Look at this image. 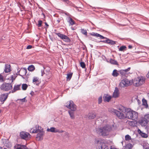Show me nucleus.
Listing matches in <instances>:
<instances>
[{
    "mask_svg": "<svg viewBox=\"0 0 149 149\" xmlns=\"http://www.w3.org/2000/svg\"><path fill=\"white\" fill-rule=\"evenodd\" d=\"M98 103L99 104H100V103H101V102H102V97H99V98H98Z\"/></svg>",
    "mask_w": 149,
    "mask_h": 149,
    "instance_id": "nucleus-50",
    "label": "nucleus"
},
{
    "mask_svg": "<svg viewBox=\"0 0 149 149\" xmlns=\"http://www.w3.org/2000/svg\"><path fill=\"white\" fill-rule=\"evenodd\" d=\"M107 38V39H107L106 40L101 41L105 43H107L109 44H111V45L114 44H115V41L110 40Z\"/></svg>",
    "mask_w": 149,
    "mask_h": 149,
    "instance_id": "nucleus-24",
    "label": "nucleus"
},
{
    "mask_svg": "<svg viewBox=\"0 0 149 149\" xmlns=\"http://www.w3.org/2000/svg\"><path fill=\"white\" fill-rule=\"evenodd\" d=\"M131 139L130 136L129 135H127L125 136V140L127 141H129Z\"/></svg>",
    "mask_w": 149,
    "mask_h": 149,
    "instance_id": "nucleus-43",
    "label": "nucleus"
},
{
    "mask_svg": "<svg viewBox=\"0 0 149 149\" xmlns=\"http://www.w3.org/2000/svg\"><path fill=\"white\" fill-rule=\"evenodd\" d=\"M109 111L112 113H114L120 119L123 120L125 119V113H124V112L112 108L109 109Z\"/></svg>",
    "mask_w": 149,
    "mask_h": 149,
    "instance_id": "nucleus-3",
    "label": "nucleus"
},
{
    "mask_svg": "<svg viewBox=\"0 0 149 149\" xmlns=\"http://www.w3.org/2000/svg\"><path fill=\"white\" fill-rule=\"evenodd\" d=\"M72 73H70L67 74V77H66L67 81H69L71 79L72 75Z\"/></svg>",
    "mask_w": 149,
    "mask_h": 149,
    "instance_id": "nucleus-34",
    "label": "nucleus"
},
{
    "mask_svg": "<svg viewBox=\"0 0 149 149\" xmlns=\"http://www.w3.org/2000/svg\"><path fill=\"white\" fill-rule=\"evenodd\" d=\"M33 82L36 85H38L40 83L39 78L37 77H34L33 78Z\"/></svg>",
    "mask_w": 149,
    "mask_h": 149,
    "instance_id": "nucleus-23",
    "label": "nucleus"
},
{
    "mask_svg": "<svg viewBox=\"0 0 149 149\" xmlns=\"http://www.w3.org/2000/svg\"><path fill=\"white\" fill-rule=\"evenodd\" d=\"M32 48V46L31 45H29L27 46L26 48L27 49H31Z\"/></svg>",
    "mask_w": 149,
    "mask_h": 149,
    "instance_id": "nucleus-51",
    "label": "nucleus"
},
{
    "mask_svg": "<svg viewBox=\"0 0 149 149\" xmlns=\"http://www.w3.org/2000/svg\"><path fill=\"white\" fill-rule=\"evenodd\" d=\"M80 66L83 68H86V65L84 62H81L80 63Z\"/></svg>",
    "mask_w": 149,
    "mask_h": 149,
    "instance_id": "nucleus-45",
    "label": "nucleus"
},
{
    "mask_svg": "<svg viewBox=\"0 0 149 149\" xmlns=\"http://www.w3.org/2000/svg\"><path fill=\"white\" fill-rule=\"evenodd\" d=\"M45 25L48 27L49 26V25L47 24V23H45Z\"/></svg>",
    "mask_w": 149,
    "mask_h": 149,
    "instance_id": "nucleus-55",
    "label": "nucleus"
},
{
    "mask_svg": "<svg viewBox=\"0 0 149 149\" xmlns=\"http://www.w3.org/2000/svg\"><path fill=\"white\" fill-rule=\"evenodd\" d=\"M119 95V90L117 87H116L115 91L113 93V97L115 98L117 97H118Z\"/></svg>",
    "mask_w": 149,
    "mask_h": 149,
    "instance_id": "nucleus-21",
    "label": "nucleus"
},
{
    "mask_svg": "<svg viewBox=\"0 0 149 149\" xmlns=\"http://www.w3.org/2000/svg\"><path fill=\"white\" fill-rule=\"evenodd\" d=\"M131 120H136L138 119V113L135 111L132 110V113L131 114Z\"/></svg>",
    "mask_w": 149,
    "mask_h": 149,
    "instance_id": "nucleus-14",
    "label": "nucleus"
},
{
    "mask_svg": "<svg viewBox=\"0 0 149 149\" xmlns=\"http://www.w3.org/2000/svg\"><path fill=\"white\" fill-rule=\"evenodd\" d=\"M128 124L131 126L135 127L136 126V123L135 121H128Z\"/></svg>",
    "mask_w": 149,
    "mask_h": 149,
    "instance_id": "nucleus-30",
    "label": "nucleus"
},
{
    "mask_svg": "<svg viewBox=\"0 0 149 149\" xmlns=\"http://www.w3.org/2000/svg\"><path fill=\"white\" fill-rule=\"evenodd\" d=\"M15 78L16 77H15V75L14 74L11 76V80H12V82H13V80H14L15 79Z\"/></svg>",
    "mask_w": 149,
    "mask_h": 149,
    "instance_id": "nucleus-49",
    "label": "nucleus"
},
{
    "mask_svg": "<svg viewBox=\"0 0 149 149\" xmlns=\"http://www.w3.org/2000/svg\"><path fill=\"white\" fill-rule=\"evenodd\" d=\"M42 21L41 20H39L38 21V27H40L42 26Z\"/></svg>",
    "mask_w": 149,
    "mask_h": 149,
    "instance_id": "nucleus-48",
    "label": "nucleus"
},
{
    "mask_svg": "<svg viewBox=\"0 0 149 149\" xmlns=\"http://www.w3.org/2000/svg\"><path fill=\"white\" fill-rule=\"evenodd\" d=\"M36 136V138L38 140H41L43 139L44 132L41 131L40 130V131L38 132Z\"/></svg>",
    "mask_w": 149,
    "mask_h": 149,
    "instance_id": "nucleus-15",
    "label": "nucleus"
},
{
    "mask_svg": "<svg viewBox=\"0 0 149 149\" xmlns=\"http://www.w3.org/2000/svg\"><path fill=\"white\" fill-rule=\"evenodd\" d=\"M143 105L146 107V108L148 107V105L147 103V101L145 99L143 100Z\"/></svg>",
    "mask_w": 149,
    "mask_h": 149,
    "instance_id": "nucleus-40",
    "label": "nucleus"
},
{
    "mask_svg": "<svg viewBox=\"0 0 149 149\" xmlns=\"http://www.w3.org/2000/svg\"><path fill=\"white\" fill-rule=\"evenodd\" d=\"M4 71L6 73H8L10 72L11 71L10 65L8 64H5Z\"/></svg>",
    "mask_w": 149,
    "mask_h": 149,
    "instance_id": "nucleus-18",
    "label": "nucleus"
},
{
    "mask_svg": "<svg viewBox=\"0 0 149 149\" xmlns=\"http://www.w3.org/2000/svg\"><path fill=\"white\" fill-rule=\"evenodd\" d=\"M90 34L92 36H94L96 37H99L101 39H107V38L104 37L97 33L92 32L91 33H90Z\"/></svg>",
    "mask_w": 149,
    "mask_h": 149,
    "instance_id": "nucleus-20",
    "label": "nucleus"
},
{
    "mask_svg": "<svg viewBox=\"0 0 149 149\" xmlns=\"http://www.w3.org/2000/svg\"><path fill=\"white\" fill-rule=\"evenodd\" d=\"M28 86L26 84H23L22 85V89L23 90L25 91L28 88Z\"/></svg>",
    "mask_w": 149,
    "mask_h": 149,
    "instance_id": "nucleus-38",
    "label": "nucleus"
},
{
    "mask_svg": "<svg viewBox=\"0 0 149 149\" xmlns=\"http://www.w3.org/2000/svg\"><path fill=\"white\" fill-rule=\"evenodd\" d=\"M64 2H66V3H68L69 2V1L68 0H62Z\"/></svg>",
    "mask_w": 149,
    "mask_h": 149,
    "instance_id": "nucleus-53",
    "label": "nucleus"
},
{
    "mask_svg": "<svg viewBox=\"0 0 149 149\" xmlns=\"http://www.w3.org/2000/svg\"><path fill=\"white\" fill-rule=\"evenodd\" d=\"M27 147L24 145H21L18 144L16 145L14 147V149H27Z\"/></svg>",
    "mask_w": 149,
    "mask_h": 149,
    "instance_id": "nucleus-16",
    "label": "nucleus"
},
{
    "mask_svg": "<svg viewBox=\"0 0 149 149\" xmlns=\"http://www.w3.org/2000/svg\"><path fill=\"white\" fill-rule=\"evenodd\" d=\"M148 96H149V93L148 94Z\"/></svg>",
    "mask_w": 149,
    "mask_h": 149,
    "instance_id": "nucleus-58",
    "label": "nucleus"
},
{
    "mask_svg": "<svg viewBox=\"0 0 149 149\" xmlns=\"http://www.w3.org/2000/svg\"><path fill=\"white\" fill-rule=\"evenodd\" d=\"M117 109L118 110H119L120 112H125L126 110H127V108L124 107L122 105H119L117 107Z\"/></svg>",
    "mask_w": 149,
    "mask_h": 149,
    "instance_id": "nucleus-19",
    "label": "nucleus"
},
{
    "mask_svg": "<svg viewBox=\"0 0 149 149\" xmlns=\"http://www.w3.org/2000/svg\"><path fill=\"white\" fill-rule=\"evenodd\" d=\"M110 62L112 64L117 65H118V63L117 61L112 59H110Z\"/></svg>",
    "mask_w": 149,
    "mask_h": 149,
    "instance_id": "nucleus-36",
    "label": "nucleus"
},
{
    "mask_svg": "<svg viewBox=\"0 0 149 149\" xmlns=\"http://www.w3.org/2000/svg\"><path fill=\"white\" fill-rule=\"evenodd\" d=\"M104 100L105 102H109L111 98V96L107 95L104 97Z\"/></svg>",
    "mask_w": 149,
    "mask_h": 149,
    "instance_id": "nucleus-29",
    "label": "nucleus"
},
{
    "mask_svg": "<svg viewBox=\"0 0 149 149\" xmlns=\"http://www.w3.org/2000/svg\"><path fill=\"white\" fill-rule=\"evenodd\" d=\"M5 79V77H3L2 75V73L0 74V82H4Z\"/></svg>",
    "mask_w": 149,
    "mask_h": 149,
    "instance_id": "nucleus-37",
    "label": "nucleus"
},
{
    "mask_svg": "<svg viewBox=\"0 0 149 149\" xmlns=\"http://www.w3.org/2000/svg\"><path fill=\"white\" fill-rule=\"evenodd\" d=\"M132 111V110L130 109H127V111L126 110L125 112V118L131 119Z\"/></svg>",
    "mask_w": 149,
    "mask_h": 149,
    "instance_id": "nucleus-13",
    "label": "nucleus"
},
{
    "mask_svg": "<svg viewBox=\"0 0 149 149\" xmlns=\"http://www.w3.org/2000/svg\"><path fill=\"white\" fill-rule=\"evenodd\" d=\"M96 116V114L95 112H92L88 114V118L90 119H94Z\"/></svg>",
    "mask_w": 149,
    "mask_h": 149,
    "instance_id": "nucleus-26",
    "label": "nucleus"
},
{
    "mask_svg": "<svg viewBox=\"0 0 149 149\" xmlns=\"http://www.w3.org/2000/svg\"><path fill=\"white\" fill-rule=\"evenodd\" d=\"M119 75V73H118V71L115 69L114 70L113 72L112 73V75L114 77H116L118 76Z\"/></svg>",
    "mask_w": 149,
    "mask_h": 149,
    "instance_id": "nucleus-31",
    "label": "nucleus"
},
{
    "mask_svg": "<svg viewBox=\"0 0 149 149\" xmlns=\"http://www.w3.org/2000/svg\"><path fill=\"white\" fill-rule=\"evenodd\" d=\"M74 111H72L70 110H69L68 111V113L70 116V118L72 119H74L75 118V116L74 115Z\"/></svg>",
    "mask_w": 149,
    "mask_h": 149,
    "instance_id": "nucleus-28",
    "label": "nucleus"
},
{
    "mask_svg": "<svg viewBox=\"0 0 149 149\" xmlns=\"http://www.w3.org/2000/svg\"><path fill=\"white\" fill-rule=\"evenodd\" d=\"M133 147L132 144L130 143H128L126 145L125 147L126 148L129 149H131Z\"/></svg>",
    "mask_w": 149,
    "mask_h": 149,
    "instance_id": "nucleus-41",
    "label": "nucleus"
},
{
    "mask_svg": "<svg viewBox=\"0 0 149 149\" xmlns=\"http://www.w3.org/2000/svg\"><path fill=\"white\" fill-rule=\"evenodd\" d=\"M96 131L97 133L102 136H106L109 134V128L108 125H106L103 127L97 129Z\"/></svg>",
    "mask_w": 149,
    "mask_h": 149,
    "instance_id": "nucleus-1",
    "label": "nucleus"
},
{
    "mask_svg": "<svg viewBox=\"0 0 149 149\" xmlns=\"http://www.w3.org/2000/svg\"><path fill=\"white\" fill-rule=\"evenodd\" d=\"M145 78L142 76L139 77L135 78L133 80V83L136 86H139L145 83Z\"/></svg>",
    "mask_w": 149,
    "mask_h": 149,
    "instance_id": "nucleus-5",
    "label": "nucleus"
},
{
    "mask_svg": "<svg viewBox=\"0 0 149 149\" xmlns=\"http://www.w3.org/2000/svg\"><path fill=\"white\" fill-rule=\"evenodd\" d=\"M138 132L139 134L143 137L147 138L148 136L147 134L143 132L140 129L138 130Z\"/></svg>",
    "mask_w": 149,
    "mask_h": 149,
    "instance_id": "nucleus-27",
    "label": "nucleus"
},
{
    "mask_svg": "<svg viewBox=\"0 0 149 149\" xmlns=\"http://www.w3.org/2000/svg\"><path fill=\"white\" fill-rule=\"evenodd\" d=\"M68 22L70 25H73L75 24V21L71 17L68 18Z\"/></svg>",
    "mask_w": 149,
    "mask_h": 149,
    "instance_id": "nucleus-32",
    "label": "nucleus"
},
{
    "mask_svg": "<svg viewBox=\"0 0 149 149\" xmlns=\"http://www.w3.org/2000/svg\"><path fill=\"white\" fill-rule=\"evenodd\" d=\"M21 84H18L15 85L14 86L13 89L12 90V93H13L17 91L20 90Z\"/></svg>",
    "mask_w": 149,
    "mask_h": 149,
    "instance_id": "nucleus-22",
    "label": "nucleus"
},
{
    "mask_svg": "<svg viewBox=\"0 0 149 149\" xmlns=\"http://www.w3.org/2000/svg\"><path fill=\"white\" fill-rule=\"evenodd\" d=\"M146 76L148 78H149V72L148 73Z\"/></svg>",
    "mask_w": 149,
    "mask_h": 149,
    "instance_id": "nucleus-54",
    "label": "nucleus"
},
{
    "mask_svg": "<svg viewBox=\"0 0 149 149\" xmlns=\"http://www.w3.org/2000/svg\"><path fill=\"white\" fill-rule=\"evenodd\" d=\"M65 106L71 111H75L77 109L76 105L72 100L67 102L65 103Z\"/></svg>",
    "mask_w": 149,
    "mask_h": 149,
    "instance_id": "nucleus-7",
    "label": "nucleus"
},
{
    "mask_svg": "<svg viewBox=\"0 0 149 149\" xmlns=\"http://www.w3.org/2000/svg\"><path fill=\"white\" fill-rule=\"evenodd\" d=\"M94 146L96 149H109L108 146L105 143L99 140L95 141Z\"/></svg>",
    "mask_w": 149,
    "mask_h": 149,
    "instance_id": "nucleus-4",
    "label": "nucleus"
},
{
    "mask_svg": "<svg viewBox=\"0 0 149 149\" xmlns=\"http://www.w3.org/2000/svg\"><path fill=\"white\" fill-rule=\"evenodd\" d=\"M81 33L87 36V32L86 30L84 29H81Z\"/></svg>",
    "mask_w": 149,
    "mask_h": 149,
    "instance_id": "nucleus-42",
    "label": "nucleus"
},
{
    "mask_svg": "<svg viewBox=\"0 0 149 149\" xmlns=\"http://www.w3.org/2000/svg\"><path fill=\"white\" fill-rule=\"evenodd\" d=\"M133 80H129L126 78L123 79L120 84V86L121 87H125L129 86L133 84Z\"/></svg>",
    "mask_w": 149,
    "mask_h": 149,
    "instance_id": "nucleus-6",
    "label": "nucleus"
},
{
    "mask_svg": "<svg viewBox=\"0 0 149 149\" xmlns=\"http://www.w3.org/2000/svg\"><path fill=\"white\" fill-rule=\"evenodd\" d=\"M20 136L21 138L27 140L31 138V135L29 133L24 131L20 132Z\"/></svg>",
    "mask_w": 149,
    "mask_h": 149,
    "instance_id": "nucleus-10",
    "label": "nucleus"
},
{
    "mask_svg": "<svg viewBox=\"0 0 149 149\" xmlns=\"http://www.w3.org/2000/svg\"><path fill=\"white\" fill-rule=\"evenodd\" d=\"M8 93L3 94L0 97V101L1 104H3L8 97Z\"/></svg>",
    "mask_w": 149,
    "mask_h": 149,
    "instance_id": "nucleus-11",
    "label": "nucleus"
},
{
    "mask_svg": "<svg viewBox=\"0 0 149 149\" xmlns=\"http://www.w3.org/2000/svg\"><path fill=\"white\" fill-rule=\"evenodd\" d=\"M57 22H58V23H59L60 22V20H57Z\"/></svg>",
    "mask_w": 149,
    "mask_h": 149,
    "instance_id": "nucleus-56",
    "label": "nucleus"
},
{
    "mask_svg": "<svg viewBox=\"0 0 149 149\" xmlns=\"http://www.w3.org/2000/svg\"><path fill=\"white\" fill-rule=\"evenodd\" d=\"M126 48V47L125 46H121L119 49L120 51H123Z\"/></svg>",
    "mask_w": 149,
    "mask_h": 149,
    "instance_id": "nucleus-44",
    "label": "nucleus"
},
{
    "mask_svg": "<svg viewBox=\"0 0 149 149\" xmlns=\"http://www.w3.org/2000/svg\"><path fill=\"white\" fill-rule=\"evenodd\" d=\"M55 34L61 39L65 42H69L71 41L70 38L67 36L60 33H56Z\"/></svg>",
    "mask_w": 149,
    "mask_h": 149,
    "instance_id": "nucleus-9",
    "label": "nucleus"
},
{
    "mask_svg": "<svg viewBox=\"0 0 149 149\" xmlns=\"http://www.w3.org/2000/svg\"><path fill=\"white\" fill-rule=\"evenodd\" d=\"M130 69V68H129L127 69L124 70H121L120 72H126L129 71Z\"/></svg>",
    "mask_w": 149,
    "mask_h": 149,
    "instance_id": "nucleus-47",
    "label": "nucleus"
},
{
    "mask_svg": "<svg viewBox=\"0 0 149 149\" xmlns=\"http://www.w3.org/2000/svg\"><path fill=\"white\" fill-rule=\"evenodd\" d=\"M1 88L3 90L7 91L12 88V85L11 84L5 83L1 85Z\"/></svg>",
    "mask_w": 149,
    "mask_h": 149,
    "instance_id": "nucleus-8",
    "label": "nucleus"
},
{
    "mask_svg": "<svg viewBox=\"0 0 149 149\" xmlns=\"http://www.w3.org/2000/svg\"><path fill=\"white\" fill-rule=\"evenodd\" d=\"M18 101H19L21 102H26V101H25V98H24L21 99H18L17 100Z\"/></svg>",
    "mask_w": 149,
    "mask_h": 149,
    "instance_id": "nucleus-46",
    "label": "nucleus"
},
{
    "mask_svg": "<svg viewBox=\"0 0 149 149\" xmlns=\"http://www.w3.org/2000/svg\"><path fill=\"white\" fill-rule=\"evenodd\" d=\"M128 47L129 49H131L132 48V46L131 45H130L128 46Z\"/></svg>",
    "mask_w": 149,
    "mask_h": 149,
    "instance_id": "nucleus-52",
    "label": "nucleus"
},
{
    "mask_svg": "<svg viewBox=\"0 0 149 149\" xmlns=\"http://www.w3.org/2000/svg\"><path fill=\"white\" fill-rule=\"evenodd\" d=\"M35 69V68L34 66L32 65L29 66L28 68V70L30 71H33Z\"/></svg>",
    "mask_w": 149,
    "mask_h": 149,
    "instance_id": "nucleus-35",
    "label": "nucleus"
},
{
    "mask_svg": "<svg viewBox=\"0 0 149 149\" xmlns=\"http://www.w3.org/2000/svg\"><path fill=\"white\" fill-rule=\"evenodd\" d=\"M26 69L24 68L21 69L19 72H18L17 73L19 75L21 76H23L26 74Z\"/></svg>",
    "mask_w": 149,
    "mask_h": 149,
    "instance_id": "nucleus-17",
    "label": "nucleus"
},
{
    "mask_svg": "<svg viewBox=\"0 0 149 149\" xmlns=\"http://www.w3.org/2000/svg\"><path fill=\"white\" fill-rule=\"evenodd\" d=\"M47 131L52 132H58L59 130H58L56 129V128L54 127H51L50 128H48Z\"/></svg>",
    "mask_w": 149,
    "mask_h": 149,
    "instance_id": "nucleus-25",
    "label": "nucleus"
},
{
    "mask_svg": "<svg viewBox=\"0 0 149 149\" xmlns=\"http://www.w3.org/2000/svg\"><path fill=\"white\" fill-rule=\"evenodd\" d=\"M148 123L146 122V121L144 120V118L143 120H141L140 122L141 125L143 126H146Z\"/></svg>",
    "mask_w": 149,
    "mask_h": 149,
    "instance_id": "nucleus-33",
    "label": "nucleus"
},
{
    "mask_svg": "<svg viewBox=\"0 0 149 149\" xmlns=\"http://www.w3.org/2000/svg\"><path fill=\"white\" fill-rule=\"evenodd\" d=\"M39 127H40L38 125H37L36 127H34L30 130V132L31 133H35L38 132L40 131V130Z\"/></svg>",
    "mask_w": 149,
    "mask_h": 149,
    "instance_id": "nucleus-12",
    "label": "nucleus"
},
{
    "mask_svg": "<svg viewBox=\"0 0 149 149\" xmlns=\"http://www.w3.org/2000/svg\"><path fill=\"white\" fill-rule=\"evenodd\" d=\"M144 120L148 123L149 122V114L144 116Z\"/></svg>",
    "mask_w": 149,
    "mask_h": 149,
    "instance_id": "nucleus-39",
    "label": "nucleus"
},
{
    "mask_svg": "<svg viewBox=\"0 0 149 149\" xmlns=\"http://www.w3.org/2000/svg\"><path fill=\"white\" fill-rule=\"evenodd\" d=\"M44 74V78L46 81H48L49 79L52 78V74L50 71V68L48 67H46L44 68V73H42V76Z\"/></svg>",
    "mask_w": 149,
    "mask_h": 149,
    "instance_id": "nucleus-2",
    "label": "nucleus"
},
{
    "mask_svg": "<svg viewBox=\"0 0 149 149\" xmlns=\"http://www.w3.org/2000/svg\"><path fill=\"white\" fill-rule=\"evenodd\" d=\"M4 149H6V148H4Z\"/></svg>",
    "mask_w": 149,
    "mask_h": 149,
    "instance_id": "nucleus-59",
    "label": "nucleus"
},
{
    "mask_svg": "<svg viewBox=\"0 0 149 149\" xmlns=\"http://www.w3.org/2000/svg\"><path fill=\"white\" fill-rule=\"evenodd\" d=\"M146 149H149V147L147 148H146Z\"/></svg>",
    "mask_w": 149,
    "mask_h": 149,
    "instance_id": "nucleus-57",
    "label": "nucleus"
}]
</instances>
